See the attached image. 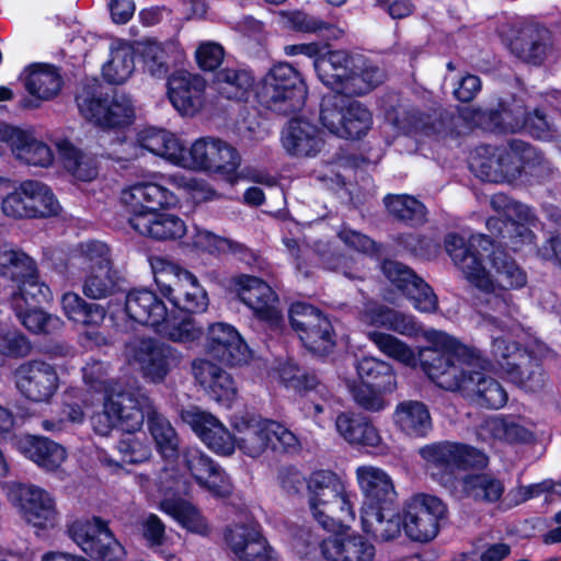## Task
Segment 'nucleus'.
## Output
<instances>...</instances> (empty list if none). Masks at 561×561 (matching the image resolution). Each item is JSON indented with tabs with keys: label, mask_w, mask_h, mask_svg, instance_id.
<instances>
[{
	"label": "nucleus",
	"mask_w": 561,
	"mask_h": 561,
	"mask_svg": "<svg viewBox=\"0 0 561 561\" xmlns=\"http://www.w3.org/2000/svg\"><path fill=\"white\" fill-rule=\"evenodd\" d=\"M430 347L420 351L423 370L439 388L460 391L477 404L501 409L507 401L502 385L476 368H484L481 352L460 343L443 331L425 333Z\"/></svg>",
	"instance_id": "1"
},
{
	"label": "nucleus",
	"mask_w": 561,
	"mask_h": 561,
	"mask_svg": "<svg viewBox=\"0 0 561 561\" xmlns=\"http://www.w3.org/2000/svg\"><path fill=\"white\" fill-rule=\"evenodd\" d=\"M469 283L488 296L481 301L483 324L501 332H512L519 325L520 311L508 290L527 285V273L517 262L501 251H493L489 266L482 261L476 273L468 271Z\"/></svg>",
	"instance_id": "2"
},
{
	"label": "nucleus",
	"mask_w": 561,
	"mask_h": 561,
	"mask_svg": "<svg viewBox=\"0 0 561 561\" xmlns=\"http://www.w3.org/2000/svg\"><path fill=\"white\" fill-rule=\"evenodd\" d=\"M176 202L173 192L152 181L136 182L121 192V203L129 214L130 227L156 240H175L186 233V225L179 216L161 211Z\"/></svg>",
	"instance_id": "3"
},
{
	"label": "nucleus",
	"mask_w": 561,
	"mask_h": 561,
	"mask_svg": "<svg viewBox=\"0 0 561 561\" xmlns=\"http://www.w3.org/2000/svg\"><path fill=\"white\" fill-rule=\"evenodd\" d=\"M152 407L153 402L145 393L122 387L113 389L104 397L102 411L91 416L93 431L102 436L108 435L115 427L127 433L137 432Z\"/></svg>",
	"instance_id": "4"
},
{
	"label": "nucleus",
	"mask_w": 561,
	"mask_h": 561,
	"mask_svg": "<svg viewBox=\"0 0 561 561\" xmlns=\"http://www.w3.org/2000/svg\"><path fill=\"white\" fill-rule=\"evenodd\" d=\"M256 95L268 110L279 115H290L302 110L308 89L298 70L288 62H279L264 76Z\"/></svg>",
	"instance_id": "5"
},
{
	"label": "nucleus",
	"mask_w": 561,
	"mask_h": 561,
	"mask_svg": "<svg viewBox=\"0 0 561 561\" xmlns=\"http://www.w3.org/2000/svg\"><path fill=\"white\" fill-rule=\"evenodd\" d=\"M238 448L251 458L262 456L268 448L274 451L296 453L297 436L278 422L264 419L240 417L234 424Z\"/></svg>",
	"instance_id": "6"
},
{
	"label": "nucleus",
	"mask_w": 561,
	"mask_h": 561,
	"mask_svg": "<svg viewBox=\"0 0 561 561\" xmlns=\"http://www.w3.org/2000/svg\"><path fill=\"white\" fill-rule=\"evenodd\" d=\"M152 268L157 286L174 307L191 313L207 309L208 295L194 274L160 259L152 263Z\"/></svg>",
	"instance_id": "7"
},
{
	"label": "nucleus",
	"mask_w": 561,
	"mask_h": 561,
	"mask_svg": "<svg viewBox=\"0 0 561 561\" xmlns=\"http://www.w3.org/2000/svg\"><path fill=\"white\" fill-rule=\"evenodd\" d=\"M420 454L426 461L428 469L445 488L454 491V483L460 478L456 470L467 468H483L488 465V457L477 448L443 442L421 448Z\"/></svg>",
	"instance_id": "8"
},
{
	"label": "nucleus",
	"mask_w": 561,
	"mask_h": 561,
	"mask_svg": "<svg viewBox=\"0 0 561 561\" xmlns=\"http://www.w3.org/2000/svg\"><path fill=\"white\" fill-rule=\"evenodd\" d=\"M80 113L102 128L128 125L134 118L131 99L125 94L110 96L100 90L96 82L85 84L77 95Z\"/></svg>",
	"instance_id": "9"
},
{
	"label": "nucleus",
	"mask_w": 561,
	"mask_h": 561,
	"mask_svg": "<svg viewBox=\"0 0 561 561\" xmlns=\"http://www.w3.org/2000/svg\"><path fill=\"white\" fill-rule=\"evenodd\" d=\"M309 505L313 517L325 529H333L334 519L320 510L327 508L332 515H351V503L345 484L331 471L313 472L308 482Z\"/></svg>",
	"instance_id": "10"
},
{
	"label": "nucleus",
	"mask_w": 561,
	"mask_h": 561,
	"mask_svg": "<svg viewBox=\"0 0 561 561\" xmlns=\"http://www.w3.org/2000/svg\"><path fill=\"white\" fill-rule=\"evenodd\" d=\"M447 515L444 502L428 494H416L402 506V524L405 536L415 542H430L440 530Z\"/></svg>",
	"instance_id": "11"
},
{
	"label": "nucleus",
	"mask_w": 561,
	"mask_h": 561,
	"mask_svg": "<svg viewBox=\"0 0 561 561\" xmlns=\"http://www.w3.org/2000/svg\"><path fill=\"white\" fill-rule=\"evenodd\" d=\"M240 161L239 153L228 142L214 137H202L190 149L183 147L179 167L231 176L240 167Z\"/></svg>",
	"instance_id": "12"
},
{
	"label": "nucleus",
	"mask_w": 561,
	"mask_h": 561,
	"mask_svg": "<svg viewBox=\"0 0 561 561\" xmlns=\"http://www.w3.org/2000/svg\"><path fill=\"white\" fill-rule=\"evenodd\" d=\"M289 321L304 346L317 355L330 353L335 345L333 327L323 312L305 302L293 304Z\"/></svg>",
	"instance_id": "13"
},
{
	"label": "nucleus",
	"mask_w": 561,
	"mask_h": 561,
	"mask_svg": "<svg viewBox=\"0 0 561 561\" xmlns=\"http://www.w3.org/2000/svg\"><path fill=\"white\" fill-rule=\"evenodd\" d=\"M128 362L137 365L144 378L152 383L164 381L180 360L178 352L154 339H135L125 346Z\"/></svg>",
	"instance_id": "14"
},
{
	"label": "nucleus",
	"mask_w": 561,
	"mask_h": 561,
	"mask_svg": "<svg viewBox=\"0 0 561 561\" xmlns=\"http://www.w3.org/2000/svg\"><path fill=\"white\" fill-rule=\"evenodd\" d=\"M1 208L12 218H39L56 215L59 204L47 185L27 180L2 199Z\"/></svg>",
	"instance_id": "15"
},
{
	"label": "nucleus",
	"mask_w": 561,
	"mask_h": 561,
	"mask_svg": "<svg viewBox=\"0 0 561 561\" xmlns=\"http://www.w3.org/2000/svg\"><path fill=\"white\" fill-rule=\"evenodd\" d=\"M69 537L89 556L102 561H119L122 545L114 538L105 522L99 517L78 518L67 526Z\"/></svg>",
	"instance_id": "16"
},
{
	"label": "nucleus",
	"mask_w": 561,
	"mask_h": 561,
	"mask_svg": "<svg viewBox=\"0 0 561 561\" xmlns=\"http://www.w3.org/2000/svg\"><path fill=\"white\" fill-rule=\"evenodd\" d=\"M503 37L511 53L527 64L541 65L553 51L550 32L537 24L513 23Z\"/></svg>",
	"instance_id": "17"
},
{
	"label": "nucleus",
	"mask_w": 561,
	"mask_h": 561,
	"mask_svg": "<svg viewBox=\"0 0 561 561\" xmlns=\"http://www.w3.org/2000/svg\"><path fill=\"white\" fill-rule=\"evenodd\" d=\"M8 499L18 508L21 517L37 528L54 526L57 518L55 499L36 485L11 483Z\"/></svg>",
	"instance_id": "18"
},
{
	"label": "nucleus",
	"mask_w": 561,
	"mask_h": 561,
	"mask_svg": "<svg viewBox=\"0 0 561 561\" xmlns=\"http://www.w3.org/2000/svg\"><path fill=\"white\" fill-rule=\"evenodd\" d=\"M18 390L30 401L49 402L59 389L56 368L43 360H28L14 371Z\"/></svg>",
	"instance_id": "19"
},
{
	"label": "nucleus",
	"mask_w": 561,
	"mask_h": 561,
	"mask_svg": "<svg viewBox=\"0 0 561 561\" xmlns=\"http://www.w3.org/2000/svg\"><path fill=\"white\" fill-rule=\"evenodd\" d=\"M236 290L240 300L254 314L271 327H279L283 321L278 299L273 289L257 277L240 275L234 278Z\"/></svg>",
	"instance_id": "20"
},
{
	"label": "nucleus",
	"mask_w": 561,
	"mask_h": 561,
	"mask_svg": "<svg viewBox=\"0 0 561 561\" xmlns=\"http://www.w3.org/2000/svg\"><path fill=\"white\" fill-rule=\"evenodd\" d=\"M181 419L215 454L229 456L234 451L236 434L231 435L228 428L210 413L198 407H190L182 410Z\"/></svg>",
	"instance_id": "21"
},
{
	"label": "nucleus",
	"mask_w": 561,
	"mask_h": 561,
	"mask_svg": "<svg viewBox=\"0 0 561 561\" xmlns=\"http://www.w3.org/2000/svg\"><path fill=\"white\" fill-rule=\"evenodd\" d=\"M225 542L238 561H275L256 524H236L228 527Z\"/></svg>",
	"instance_id": "22"
},
{
	"label": "nucleus",
	"mask_w": 561,
	"mask_h": 561,
	"mask_svg": "<svg viewBox=\"0 0 561 561\" xmlns=\"http://www.w3.org/2000/svg\"><path fill=\"white\" fill-rule=\"evenodd\" d=\"M206 351L214 358L231 366L242 365L250 357V350L240 333L225 322L209 325Z\"/></svg>",
	"instance_id": "23"
},
{
	"label": "nucleus",
	"mask_w": 561,
	"mask_h": 561,
	"mask_svg": "<svg viewBox=\"0 0 561 561\" xmlns=\"http://www.w3.org/2000/svg\"><path fill=\"white\" fill-rule=\"evenodd\" d=\"M0 141L7 142L13 156L25 164L47 168L54 161V154L45 142L4 123H0Z\"/></svg>",
	"instance_id": "24"
},
{
	"label": "nucleus",
	"mask_w": 561,
	"mask_h": 561,
	"mask_svg": "<svg viewBox=\"0 0 561 561\" xmlns=\"http://www.w3.org/2000/svg\"><path fill=\"white\" fill-rule=\"evenodd\" d=\"M280 142L284 150L296 158L316 157L324 147L319 127L302 118L288 122L282 130Z\"/></svg>",
	"instance_id": "25"
},
{
	"label": "nucleus",
	"mask_w": 561,
	"mask_h": 561,
	"mask_svg": "<svg viewBox=\"0 0 561 561\" xmlns=\"http://www.w3.org/2000/svg\"><path fill=\"white\" fill-rule=\"evenodd\" d=\"M205 80L185 71L173 73L168 80V96L182 115H194L204 103Z\"/></svg>",
	"instance_id": "26"
},
{
	"label": "nucleus",
	"mask_w": 561,
	"mask_h": 561,
	"mask_svg": "<svg viewBox=\"0 0 561 561\" xmlns=\"http://www.w3.org/2000/svg\"><path fill=\"white\" fill-rule=\"evenodd\" d=\"M193 375L210 398L229 407L237 397V387L230 374L204 358L192 364Z\"/></svg>",
	"instance_id": "27"
},
{
	"label": "nucleus",
	"mask_w": 561,
	"mask_h": 561,
	"mask_svg": "<svg viewBox=\"0 0 561 561\" xmlns=\"http://www.w3.org/2000/svg\"><path fill=\"white\" fill-rule=\"evenodd\" d=\"M493 247V242L483 234L471 236L469 241L456 233H449L445 238V249L455 265L461 271L463 277L469 283L468 271L476 273L482 262L480 249L488 252Z\"/></svg>",
	"instance_id": "28"
},
{
	"label": "nucleus",
	"mask_w": 561,
	"mask_h": 561,
	"mask_svg": "<svg viewBox=\"0 0 561 561\" xmlns=\"http://www.w3.org/2000/svg\"><path fill=\"white\" fill-rule=\"evenodd\" d=\"M186 469L195 481L217 496L229 493V485L224 472L210 457L197 447H187L183 453Z\"/></svg>",
	"instance_id": "29"
},
{
	"label": "nucleus",
	"mask_w": 561,
	"mask_h": 561,
	"mask_svg": "<svg viewBox=\"0 0 561 561\" xmlns=\"http://www.w3.org/2000/svg\"><path fill=\"white\" fill-rule=\"evenodd\" d=\"M500 124L505 131H518L526 129L531 136L541 140H553L557 135L552 125L539 110L529 115L522 104H514L510 108H503L499 114Z\"/></svg>",
	"instance_id": "30"
},
{
	"label": "nucleus",
	"mask_w": 561,
	"mask_h": 561,
	"mask_svg": "<svg viewBox=\"0 0 561 561\" xmlns=\"http://www.w3.org/2000/svg\"><path fill=\"white\" fill-rule=\"evenodd\" d=\"M505 491L503 481L489 472L465 474L454 483L453 493L459 499L493 504L501 500Z\"/></svg>",
	"instance_id": "31"
},
{
	"label": "nucleus",
	"mask_w": 561,
	"mask_h": 561,
	"mask_svg": "<svg viewBox=\"0 0 561 561\" xmlns=\"http://www.w3.org/2000/svg\"><path fill=\"white\" fill-rule=\"evenodd\" d=\"M125 310L130 319L156 331L168 314L164 302L148 289L130 290L126 296Z\"/></svg>",
	"instance_id": "32"
},
{
	"label": "nucleus",
	"mask_w": 561,
	"mask_h": 561,
	"mask_svg": "<svg viewBox=\"0 0 561 561\" xmlns=\"http://www.w3.org/2000/svg\"><path fill=\"white\" fill-rule=\"evenodd\" d=\"M387 119L399 130L416 138H436L444 131V122L437 115H425L414 108L399 107L387 114Z\"/></svg>",
	"instance_id": "33"
},
{
	"label": "nucleus",
	"mask_w": 561,
	"mask_h": 561,
	"mask_svg": "<svg viewBox=\"0 0 561 561\" xmlns=\"http://www.w3.org/2000/svg\"><path fill=\"white\" fill-rule=\"evenodd\" d=\"M360 523L364 533L382 541L394 540L403 531L402 511L396 514L375 504H366L362 508Z\"/></svg>",
	"instance_id": "34"
},
{
	"label": "nucleus",
	"mask_w": 561,
	"mask_h": 561,
	"mask_svg": "<svg viewBox=\"0 0 561 561\" xmlns=\"http://www.w3.org/2000/svg\"><path fill=\"white\" fill-rule=\"evenodd\" d=\"M503 181H513L523 172L531 171L541 163L540 153L528 144L514 140L507 148H499Z\"/></svg>",
	"instance_id": "35"
},
{
	"label": "nucleus",
	"mask_w": 561,
	"mask_h": 561,
	"mask_svg": "<svg viewBox=\"0 0 561 561\" xmlns=\"http://www.w3.org/2000/svg\"><path fill=\"white\" fill-rule=\"evenodd\" d=\"M365 322L386 328L408 337H415L422 334L425 336L430 330H423L421 323L412 314H405L383 306H374L366 310L363 316ZM431 331H435L431 329ZM426 340V337H424Z\"/></svg>",
	"instance_id": "36"
},
{
	"label": "nucleus",
	"mask_w": 561,
	"mask_h": 561,
	"mask_svg": "<svg viewBox=\"0 0 561 561\" xmlns=\"http://www.w3.org/2000/svg\"><path fill=\"white\" fill-rule=\"evenodd\" d=\"M313 65L323 84L333 92H346L351 80L350 57L346 51H330L318 57Z\"/></svg>",
	"instance_id": "37"
},
{
	"label": "nucleus",
	"mask_w": 561,
	"mask_h": 561,
	"mask_svg": "<svg viewBox=\"0 0 561 561\" xmlns=\"http://www.w3.org/2000/svg\"><path fill=\"white\" fill-rule=\"evenodd\" d=\"M320 119L331 134L347 139L351 135V96L346 92H334L324 98Z\"/></svg>",
	"instance_id": "38"
},
{
	"label": "nucleus",
	"mask_w": 561,
	"mask_h": 561,
	"mask_svg": "<svg viewBox=\"0 0 561 561\" xmlns=\"http://www.w3.org/2000/svg\"><path fill=\"white\" fill-rule=\"evenodd\" d=\"M356 477L360 491L371 504L392 502L396 499L393 481L385 470L363 466L356 469Z\"/></svg>",
	"instance_id": "39"
},
{
	"label": "nucleus",
	"mask_w": 561,
	"mask_h": 561,
	"mask_svg": "<svg viewBox=\"0 0 561 561\" xmlns=\"http://www.w3.org/2000/svg\"><path fill=\"white\" fill-rule=\"evenodd\" d=\"M20 449L25 457L47 471L56 470L66 459L65 448L44 437H25L20 440Z\"/></svg>",
	"instance_id": "40"
},
{
	"label": "nucleus",
	"mask_w": 561,
	"mask_h": 561,
	"mask_svg": "<svg viewBox=\"0 0 561 561\" xmlns=\"http://www.w3.org/2000/svg\"><path fill=\"white\" fill-rule=\"evenodd\" d=\"M137 140L141 148L180 165L183 146L174 134L165 129L149 127L138 134Z\"/></svg>",
	"instance_id": "41"
},
{
	"label": "nucleus",
	"mask_w": 561,
	"mask_h": 561,
	"mask_svg": "<svg viewBox=\"0 0 561 561\" xmlns=\"http://www.w3.org/2000/svg\"><path fill=\"white\" fill-rule=\"evenodd\" d=\"M478 436L491 445L526 443L533 438L531 433L524 426L499 416L485 420L479 427Z\"/></svg>",
	"instance_id": "42"
},
{
	"label": "nucleus",
	"mask_w": 561,
	"mask_h": 561,
	"mask_svg": "<svg viewBox=\"0 0 561 561\" xmlns=\"http://www.w3.org/2000/svg\"><path fill=\"white\" fill-rule=\"evenodd\" d=\"M396 424L408 435L425 436L432 428V420L425 404L419 401H404L394 411Z\"/></svg>",
	"instance_id": "43"
},
{
	"label": "nucleus",
	"mask_w": 561,
	"mask_h": 561,
	"mask_svg": "<svg viewBox=\"0 0 561 561\" xmlns=\"http://www.w3.org/2000/svg\"><path fill=\"white\" fill-rule=\"evenodd\" d=\"M55 146L64 167L76 179L89 182L96 178L98 164L94 157L80 151L67 139L57 140Z\"/></svg>",
	"instance_id": "44"
},
{
	"label": "nucleus",
	"mask_w": 561,
	"mask_h": 561,
	"mask_svg": "<svg viewBox=\"0 0 561 561\" xmlns=\"http://www.w3.org/2000/svg\"><path fill=\"white\" fill-rule=\"evenodd\" d=\"M149 432L156 443L158 451L167 459H174L179 455L180 438L171 422L154 405L147 416Z\"/></svg>",
	"instance_id": "45"
},
{
	"label": "nucleus",
	"mask_w": 561,
	"mask_h": 561,
	"mask_svg": "<svg viewBox=\"0 0 561 561\" xmlns=\"http://www.w3.org/2000/svg\"><path fill=\"white\" fill-rule=\"evenodd\" d=\"M24 81L27 92L44 101L56 96L62 84L59 72L49 65L34 66L27 71Z\"/></svg>",
	"instance_id": "46"
},
{
	"label": "nucleus",
	"mask_w": 561,
	"mask_h": 561,
	"mask_svg": "<svg viewBox=\"0 0 561 561\" xmlns=\"http://www.w3.org/2000/svg\"><path fill=\"white\" fill-rule=\"evenodd\" d=\"M61 307L66 317L87 327H100L106 310L98 304H89L76 293H66L61 297Z\"/></svg>",
	"instance_id": "47"
},
{
	"label": "nucleus",
	"mask_w": 561,
	"mask_h": 561,
	"mask_svg": "<svg viewBox=\"0 0 561 561\" xmlns=\"http://www.w3.org/2000/svg\"><path fill=\"white\" fill-rule=\"evenodd\" d=\"M160 510L191 533L206 536L210 531L207 520L198 510L182 499H164L160 503Z\"/></svg>",
	"instance_id": "48"
},
{
	"label": "nucleus",
	"mask_w": 561,
	"mask_h": 561,
	"mask_svg": "<svg viewBox=\"0 0 561 561\" xmlns=\"http://www.w3.org/2000/svg\"><path fill=\"white\" fill-rule=\"evenodd\" d=\"M37 270L35 261L26 253L15 249H0V275L19 286L26 278L33 277Z\"/></svg>",
	"instance_id": "49"
},
{
	"label": "nucleus",
	"mask_w": 561,
	"mask_h": 561,
	"mask_svg": "<svg viewBox=\"0 0 561 561\" xmlns=\"http://www.w3.org/2000/svg\"><path fill=\"white\" fill-rule=\"evenodd\" d=\"M119 273L113 265L90 268L83 283V294L91 299L106 298L119 289Z\"/></svg>",
	"instance_id": "50"
},
{
	"label": "nucleus",
	"mask_w": 561,
	"mask_h": 561,
	"mask_svg": "<svg viewBox=\"0 0 561 561\" xmlns=\"http://www.w3.org/2000/svg\"><path fill=\"white\" fill-rule=\"evenodd\" d=\"M501 165L499 148L481 146L471 153L470 168L483 181H503V167Z\"/></svg>",
	"instance_id": "51"
},
{
	"label": "nucleus",
	"mask_w": 561,
	"mask_h": 561,
	"mask_svg": "<svg viewBox=\"0 0 561 561\" xmlns=\"http://www.w3.org/2000/svg\"><path fill=\"white\" fill-rule=\"evenodd\" d=\"M360 383H368L379 390H394L396 376L391 366L374 357H365L357 365Z\"/></svg>",
	"instance_id": "52"
},
{
	"label": "nucleus",
	"mask_w": 561,
	"mask_h": 561,
	"mask_svg": "<svg viewBox=\"0 0 561 561\" xmlns=\"http://www.w3.org/2000/svg\"><path fill=\"white\" fill-rule=\"evenodd\" d=\"M216 81L227 99L241 101L250 93L254 78L248 70L226 68L216 75Z\"/></svg>",
	"instance_id": "53"
},
{
	"label": "nucleus",
	"mask_w": 561,
	"mask_h": 561,
	"mask_svg": "<svg viewBox=\"0 0 561 561\" xmlns=\"http://www.w3.org/2000/svg\"><path fill=\"white\" fill-rule=\"evenodd\" d=\"M491 354L505 371L529 362L528 348H523L517 342L510 341L505 335L492 336Z\"/></svg>",
	"instance_id": "54"
},
{
	"label": "nucleus",
	"mask_w": 561,
	"mask_h": 561,
	"mask_svg": "<svg viewBox=\"0 0 561 561\" xmlns=\"http://www.w3.org/2000/svg\"><path fill=\"white\" fill-rule=\"evenodd\" d=\"M383 79V71L373 61L363 55L353 56V94H366L382 83Z\"/></svg>",
	"instance_id": "55"
},
{
	"label": "nucleus",
	"mask_w": 561,
	"mask_h": 561,
	"mask_svg": "<svg viewBox=\"0 0 561 561\" xmlns=\"http://www.w3.org/2000/svg\"><path fill=\"white\" fill-rule=\"evenodd\" d=\"M135 69L134 53L127 45L112 48L111 59L103 66L102 73L105 80L113 84L124 83Z\"/></svg>",
	"instance_id": "56"
},
{
	"label": "nucleus",
	"mask_w": 561,
	"mask_h": 561,
	"mask_svg": "<svg viewBox=\"0 0 561 561\" xmlns=\"http://www.w3.org/2000/svg\"><path fill=\"white\" fill-rule=\"evenodd\" d=\"M20 322L34 333H53L62 327L60 318L45 313L36 306H23L16 304L12 306Z\"/></svg>",
	"instance_id": "57"
},
{
	"label": "nucleus",
	"mask_w": 561,
	"mask_h": 561,
	"mask_svg": "<svg viewBox=\"0 0 561 561\" xmlns=\"http://www.w3.org/2000/svg\"><path fill=\"white\" fill-rule=\"evenodd\" d=\"M385 205L391 216L407 224L417 225L425 219V206L410 195H388Z\"/></svg>",
	"instance_id": "58"
},
{
	"label": "nucleus",
	"mask_w": 561,
	"mask_h": 561,
	"mask_svg": "<svg viewBox=\"0 0 561 561\" xmlns=\"http://www.w3.org/2000/svg\"><path fill=\"white\" fill-rule=\"evenodd\" d=\"M162 337L174 343L188 344L198 341L203 333V327L195 319L187 317L180 321L170 320L168 317L158 327L157 331Z\"/></svg>",
	"instance_id": "59"
},
{
	"label": "nucleus",
	"mask_w": 561,
	"mask_h": 561,
	"mask_svg": "<svg viewBox=\"0 0 561 561\" xmlns=\"http://www.w3.org/2000/svg\"><path fill=\"white\" fill-rule=\"evenodd\" d=\"M368 336L386 356L393 358L405 366H414L416 364L414 351L398 337L378 331L369 332Z\"/></svg>",
	"instance_id": "60"
},
{
	"label": "nucleus",
	"mask_w": 561,
	"mask_h": 561,
	"mask_svg": "<svg viewBox=\"0 0 561 561\" xmlns=\"http://www.w3.org/2000/svg\"><path fill=\"white\" fill-rule=\"evenodd\" d=\"M191 244L196 250L209 254L237 253L242 249L241 244L197 226L191 236Z\"/></svg>",
	"instance_id": "61"
},
{
	"label": "nucleus",
	"mask_w": 561,
	"mask_h": 561,
	"mask_svg": "<svg viewBox=\"0 0 561 561\" xmlns=\"http://www.w3.org/2000/svg\"><path fill=\"white\" fill-rule=\"evenodd\" d=\"M53 294L50 288L39 280L38 271L33 277L22 282L12 294V306L23 304V306H38L50 301Z\"/></svg>",
	"instance_id": "62"
},
{
	"label": "nucleus",
	"mask_w": 561,
	"mask_h": 561,
	"mask_svg": "<svg viewBox=\"0 0 561 561\" xmlns=\"http://www.w3.org/2000/svg\"><path fill=\"white\" fill-rule=\"evenodd\" d=\"M140 59L142 68L150 76L163 78L169 71V56L165 46L156 41H148L141 44Z\"/></svg>",
	"instance_id": "63"
},
{
	"label": "nucleus",
	"mask_w": 561,
	"mask_h": 561,
	"mask_svg": "<svg viewBox=\"0 0 561 561\" xmlns=\"http://www.w3.org/2000/svg\"><path fill=\"white\" fill-rule=\"evenodd\" d=\"M110 367L106 363L92 359L82 367V379L84 385L96 392H103L104 397L117 389L121 385L108 377Z\"/></svg>",
	"instance_id": "64"
}]
</instances>
